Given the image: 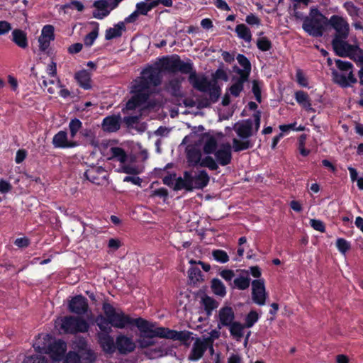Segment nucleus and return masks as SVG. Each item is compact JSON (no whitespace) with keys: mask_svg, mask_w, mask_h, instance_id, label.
<instances>
[{"mask_svg":"<svg viewBox=\"0 0 363 363\" xmlns=\"http://www.w3.org/2000/svg\"><path fill=\"white\" fill-rule=\"evenodd\" d=\"M102 309L112 327L123 329L130 325H135L142 333L143 337H157L172 340L187 341L192 335L191 332L186 330L177 331L164 327H157L156 323L147 321L142 318H131L121 308H116L107 302L103 303Z\"/></svg>","mask_w":363,"mask_h":363,"instance_id":"f257e3e1","label":"nucleus"},{"mask_svg":"<svg viewBox=\"0 0 363 363\" xmlns=\"http://www.w3.org/2000/svg\"><path fill=\"white\" fill-rule=\"evenodd\" d=\"M33 347L39 353L48 354L52 360L60 361L67 350V344L63 340H54L49 334H41L33 343Z\"/></svg>","mask_w":363,"mask_h":363,"instance_id":"f03ea898","label":"nucleus"},{"mask_svg":"<svg viewBox=\"0 0 363 363\" xmlns=\"http://www.w3.org/2000/svg\"><path fill=\"white\" fill-rule=\"evenodd\" d=\"M209 181L210 177L206 170L185 171L182 177L177 178L174 189H185L187 191L203 189L208 184Z\"/></svg>","mask_w":363,"mask_h":363,"instance_id":"7ed1b4c3","label":"nucleus"},{"mask_svg":"<svg viewBox=\"0 0 363 363\" xmlns=\"http://www.w3.org/2000/svg\"><path fill=\"white\" fill-rule=\"evenodd\" d=\"M140 74V77L133 82L132 85L137 89L136 91H143L150 96L152 87L161 84V69L158 66L152 65L144 69Z\"/></svg>","mask_w":363,"mask_h":363,"instance_id":"20e7f679","label":"nucleus"},{"mask_svg":"<svg viewBox=\"0 0 363 363\" xmlns=\"http://www.w3.org/2000/svg\"><path fill=\"white\" fill-rule=\"evenodd\" d=\"M327 18L316 7H311L309 15L303 22V29L313 37H321Z\"/></svg>","mask_w":363,"mask_h":363,"instance_id":"39448f33","label":"nucleus"},{"mask_svg":"<svg viewBox=\"0 0 363 363\" xmlns=\"http://www.w3.org/2000/svg\"><path fill=\"white\" fill-rule=\"evenodd\" d=\"M347 38H333L332 45L335 53L341 57H349L354 61L363 63V50L358 46L350 45Z\"/></svg>","mask_w":363,"mask_h":363,"instance_id":"423d86ee","label":"nucleus"},{"mask_svg":"<svg viewBox=\"0 0 363 363\" xmlns=\"http://www.w3.org/2000/svg\"><path fill=\"white\" fill-rule=\"evenodd\" d=\"M261 113L257 111L253 114V119L243 120L235 126L238 135L243 139L248 138L257 133L260 126Z\"/></svg>","mask_w":363,"mask_h":363,"instance_id":"0eeeda50","label":"nucleus"},{"mask_svg":"<svg viewBox=\"0 0 363 363\" xmlns=\"http://www.w3.org/2000/svg\"><path fill=\"white\" fill-rule=\"evenodd\" d=\"M58 320L60 323V329L65 333H86L89 328L87 322L80 318L65 316Z\"/></svg>","mask_w":363,"mask_h":363,"instance_id":"6e6552de","label":"nucleus"},{"mask_svg":"<svg viewBox=\"0 0 363 363\" xmlns=\"http://www.w3.org/2000/svg\"><path fill=\"white\" fill-rule=\"evenodd\" d=\"M130 89V92L133 95L127 101L125 108L122 109L124 114H128L129 111L135 110L138 107L145 106L150 98V96L143 91H136L137 89L133 85Z\"/></svg>","mask_w":363,"mask_h":363,"instance_id":"1a4fd4ad","label":"nucleus"},{"mask_svg":"<svg viewBox=\"0 0 363 363\" xmlns=\"http://www.w3.org/2000/svg\"><path fill=\"white\" fill-rule=\"evenodd\" d=\"M329 24L335 30L334 38H347L350 32V25L342 16L333 15L329 19Z\"/></svg>","mask_w":363,"mask_h":363,"instance_id":"9d476101","label":"nucleus"},{"mask_svg":"<svg viewBox=\"0 0 363 363\" xmlns=\"http://www.w3.org/2000/svg\"><path fill=\"white\" fill-rule=\"evenodd\" d=\"M52 145L55 148L68 149L79 145V143L70 138L65 130H60L52 138Z\"/></svg>","mask_w":363,"mask_h":363,"instance_id":"9b49d317","label":"nucleus"},{"mask_svg":"<svg viewBox=\"0 0 363 363\" xmlns=\"http://www.w3.org/2000/svg\"><path fill=\"white\" fill-rule=\"evenodd\" d=\"M267 294L265 289L264 279H255L252 282V298L254 303L264 306L266 303Z\"/></svg>","mask_w":363,"mask_h":363,"instance_id":"f8f14e48","label":"nucleus"},{"mask_svg":"<svg viewBox=\"0 0 363 363\" xmlns=\"http://www.w3.org/2000/svg\"><path fill=\"white\" fill-rule=\"evenodd\" d=\"M84 177L91 183L100 185L106 179V172L101 166H91L84 172Z\"/></svg>","mask_w":363,"mask_h":363,"instance_id":"ddd939ff","label":"nucleus"},{"mask_svg":"<svg viewBox=\"0 0 363 363\" xmlns=\"http://www.w3.org/2000/svg\"><path fill=\"white\" fill-rule=\"evenodd\" d=\"M217 163L221 166H226L232 161V147L229 143H223L214 152Z\"/></svg>","mask_w":363,"mask_h":363,"instance_id":"4468645a","label":"nucleus"},{"mask_svg":"<svg viewBox=\"0 0 363 363\" xmlns=\"http://www.w3.org/2000/svg\"><path fill=\"white\" fill-rule=\"evenodd\" d=\"M88 308L89 305L87 299L82 295L73 297L68 305L69 311L77 315L86 313Z\"/></svg>","mask_w":363,"mask_h":363,"instance_id":"2eb2a0df","label":"nucleus"},{"mask_svg":"<svg viewBox=\"0 0 363 363\" xmlns=\"http://www.w3.org/2000/svg\"><path fill=\"white\" fill-rule=\"evenodd\" d=\"M235 313L231 307L221 308L218 311V320L217 328L220 330L224 327L228 328L235 320Z\"/></svg>","mask_w":363,"mask_h":363,"instance_id":"dca6fc26","label":"nucleus"},{"mask_svg":"<svg viewBox=\"0 0 363 363\" xmlns=\"http://www.w3.org/2000/svg\"><path fill=\"white\" fill-rule=\"evenodd\" d=\"M209 345H212L210 338L204 340L197 338L193 345L189 359L194 361L199 359L202 357Z\"/></svg>","mask_w":363,"mask_h":363,"instance_id":"f3484780","label":"nucleus"},{"mask_svg":"<svg viewBox=\"0 0 363 363\" xmlns=\"http://www.w3.org/2000/svg\"><path fill=\"white\" fill-rule=\"evenodd\" d=\"M136 347L135 343L131 337L125 335H119L116 340V349L121 354H128L133 352Z\"/></svg>","mask_w":363,"mask_h":363,"instance_id":"a211bd4d","label":"nucleus"},{"mask_svg":"<svg viewBox=\"0 0 363 363\" xmlns=\"http://www.w3.org/2000/svg\"><path fill=\"white\" fill-rule=\"evenodd\" d=\"M96 337L100 347L105 353L111 354L115 352L116 343L110 333H98Z\"/></svg>","mask_w":363,"mask_h":363,"instance_id":"6ab92c4d","label":"nucleus"},{"mask_svg":"<svg viewBox=\"0 0 363 363\" xmlns=\"http://www.w3.org/2000/svg\"><path fill=\"white\" fill-rule=\"evenodd\" d=\"M93 6L95 8L93 11V17L99 20L108 16L112 10L108 0H96L94 2Z\"/></svg>","mask_w":363,"mask_h":363,"instance_id":"aec40b11","label":"nucleus"},{"mask_svg":"<svg viewBox=\"0 0 363 363\" xmlns=\"http://www.w3.org/2000/svg\"><path fill=\"white\" fill-rule=\"evenodd\" d=\"M184 80L183 77H177L170 79L165 86L166 91L174 97H184V94L182 90V83Z\"/></svg>","mask_w":363,"mask_h":363,"instance_id":"412c9836","label":"nucleus"},{"mask_svg":"<svg viewBox=\"0 0 363 363\" xmlns=\"http://www.w3.org/2000/svg\"><path fill=\"white\" fill-rule=\"evenodd\" d=\"M332 73L334 82L342 87L348 86L357 81L352 74V71H350V72H342L333 70Z\"/></svg>","mask_w":363,"mask_h":363,"instance_id":"4be33fe9","label":"nucleus"},{"mask_svg":"<svg viewBox=\"0 0 363 363\" xmlns=\"http://www.w3.org/2000/svg\"><path fill=\"white\" fill-rule=\"evenodd\" d=\"M237 60L242 69L235 67L234 70L237 75L240 76L244 79H248L251 71V64L249 60L242 54L237 56Z\"/></svg>","mask_w":363,"mask_h":363,"instance_id":"5701e85b","label":"nucleus"},{"mask_svg":"<svg viewBox=\"0 0 363 363\" xmlns=\"http://www.w3.org/2000/svg\"><path fill=\"white\" fill-rule=\"evenodd\" d=\"M189 81L194 89L201 92H206L207 90L206 89L210 85V82H211L208 81L206 77L199 76L196 72L191 73V74L189 76Z\"/></svg>","mask_w":363,"mask_h":363,"instance_id":"b1692460","label":"nucleus"},{"mask_svg":"<svg viewBox=\"0 0 363 363\" xmlns=\"http://www.w3.org/2000/svg\"><path fill=\"white\" fill-rule=\"evenodd\" d=\"M11 41L21 49H26L28 46L27 33L21 29L12 30Z\"/></svg>","mask_w":363,"mask_h":363,"instance_id":"393cba45","label":"nucleus"},{"mask_svg":"<svg viewBox=\"0 0 363 363\" xmlns=\"http://www.w3.org/2000/svg\"><path fill=\"white\" fill-rule=\"evenodd\" d=\"M206 89L207 90L205 93H208L209 94L210 101H206V103L203 104L204 106H208L211 103L216 102L218 100L221 93V89L216 81H211L210 82V85Z\"/></svg>","mask_w":363,"mask_h":363,"instance_id":"a878e982","label":"nucleus"},{"mask_svg":"<svg viewBox=\"0 0 363 363\" xmlns=\"http://www.w3.org/2000/svg\"><path fill=\"white\" fill-rule=\"evenodd\" d=\"M74 79L79 86L84 89L87 90L91 89V74L88 71L83 69L77 72L74 74Z\"/></svg>","mask_w":363,"mask_h":363,"instance_id":"bb28decb","label":"nucleus"},{"mask_svg":"<svg viewBox=\"0 0 363 363\" xmlns=\"http://www.w3.org/2000/svg\"><path fill=\"white\" fill-rule=\"evenodd\" d=\"M125 29V23L120 21L115 24L113 27L106 29L105 39L106 40H111L113 38H119L122 35L123 32H124Z\"/></svg>","mask_w":363,"mask_h":363,"instance_id":"cd10ccee","label":"nucleus"},{"mask_svg":"<svg viewBox=\"0 0 363 363\" xmlns=\"http://www.w3.org/2000/svg\"><path fill=\"white\" fill-rule=\"evenodd\" d=\"M248 79H244L240 76H233L232 81L233 84L229 88V93L234 97H238L240 94L243 91L244 83Z\"/></svg>","mask_w":363,"mask_h":363,"instance_id":"c85d7f7f","label":"nucleus"},{"mask_svg":"<svg viewBox=\"0 0 363 363\" xmlns=\"http://www.w3.org/2000/svg\"><path fill=\"white\" fill-rule=\"evenodd\" d=\"M102 128L104 130L109 133L117 131L120 128L119 118L115 116L106 117L103 120Z\"/></svg>","mask_w":363,"mask_h":363,"instance_id":"c756f323","label":"nucleus"},{"mask_svg":"<svg viewBox=\"0 0 363 363\" xmlns=\"http://www.w3.org/2000/svg\"><path fill=\"white\" fill-rule=\"evenodd\" d=\"M245 325L238 321H235L228 328L230 335L236 340L241 341L245 335Z\"/></svg>","mask_w":363,"mask_h":363,"instance_id":"7c9ffc66","label":"nucleus"},{"mask_svg":"<svg viewBox=\"0 0 363 363\" xmlns=\"http://www.w3.org/2000/svg\"><path fill=\"white\" fill-rule=\"evenodd\" d=\"M235 31L240 39L246 43H250L252 40V33L250 29L244 23L236 26Z\"/></svg>","mask_w":363,"mask_h":363,"instance_id":"2f4dec72","label":"nucleus"},{"mask_svg":"<svg viewBox=\"0 0 363 363\" xmlns=\"http://www.w3.org/2000/svg\"><path fill=\"white\" fill-rule=\"evenodd\" d=\"M187 161L189 166L195 167L196 165H200L201 158V152L200 150L193 147L189 148L187 150Z\"/></svg>","mask_w":363,"mask_h":363,"instance_id":"473e14b6","label":"nucleus"},{"mask_svg":"<svg viewBox=\"0 0 363 363\" xmlns=\"http://www.w3.org/2000/svg\"><path fill=\"white\" fill-rule=\"evenodd\" d=\"M295 99L296 102L306 110H313L311 107V99L308 94L303 91H297L295 92Z\"/></svg>","mask_w":363,"mask_h":363,"instance_id":"72a5a7b5","label":"nucleus"},{"mask_svg":"<svg viewBox=\"0 0 363 363\" xmlns=\"http://www.w3.org/2000/svg\"><path fill=\"white\" fill-rule=\"evenodd\" d=\"M250 278L247 272L245 275L241 274L236 277L233 281L234 287L239 290L247 289L250 286Z\"/></svg>","mask_w":363,"mask_h":363,"instance_id":"f704fd0d","label":"nucleus"},{"mask_svg":"<svg viewBox=\"0 0 363 363\" xmlns=\"http://www.w3.org/2000/svg\"><path fill=\"white\" fill-rule=\"evenodd\" d=\"M96 323L99 328L100 329L99 333H111L112 331L111 323L108 318L99 315L96 318Z\"/></svg>","mask_w":363,"mask_h":363,"instance_id":"c9c22d12","label":"nucleus"},{"mask_svg":"<svg viewBox=\"0 0 363 363\" xmlns=\"http://www.w3.org/2000/svg\"><path fill=\"white\" fill-rule=\"evenodd\" d=\"M91 25L94 26L92 31L88 33L84 39V45L87 47L91 46L99 35V24L97 22H91Z\"/></svg>","mask_w":363,"mask_h":363,"instance_id":"e433bc0d","label":"nucleus"},{"mask_svg":"<svg viewBox=\"0 0 363 363\" xmlns=\"http://www.w3.org/2000/svg\"><path fill=\"white\" fill-rule=\"evenodd\" d=\"M188 277L191 283L197 284L203 280V274L197 267H191L188 271Z\"/></svg>","mask_w":363,"mask_h":363,"instance_id":"4c0bfd02","label":"nucleus"},{"mask_svg":"<svg viewBox=\"0 0 363 363\" xmlns=\"http://www.w3.org/2000/svg\"><path fill=\"white\" fill-rule=\"evenodd\" d=\"M155 8L152 0H145L137 3L136 10L139 14L147 15L149 11Z\"/></svg>","mask_w":363,"mask_h":363,"instance_id":"58836bf2","label":"nucleus"},{"mask_svg":"<svg viewBox=\"0 0 363 363\" xmlns=\"http://www.w3.org/2000/svg\"><path fill=\"white\" fill-rule=\"evenodd\" d=\"M211 289L213 292L221 297L226 294V290L223 282L218 279H213L211 281Z\"/></svg>","mask_w":363,"mask_h":363,"instance_id":"ea45409f","label":"nucleus"},{"mask_svg":"<svg viewBox=\"0 0 363 363\" xmlns=\"http://www.w3.org/2000/svg\"><path fill=\"white\" fill-rule=\"evenodd\" d=\"M82 127V123L78 118H73L69 123L70 138H74L77 133Z\"/></svg>","mask_w":363,"mask_h":363,"instance_id":"a19ab883","label":"nucleus"},{"mask_svg":"<svg viewBox=\"0 0 363 363\" xmlns=\"http://www.w3.org/2000/svg\"><path fill=\"white\" fill-rule=\"evenodd\" d=\"M110 151L112 158H115L122 163L126 161L127 155L123 149L118 147H113L111 148Z\"/></svg>","mask_w":363,"mask_h":363,"instance_id":"79ce46f5","label":"nucleus"},{"mask_svg":"<svg viewBox=\"0 0 363 363\" xmlns=\"http://www.w3.org/2000/svg\"><path fill=\"white\" fill-rule=\"evenodd\" d=\"M212 256L216 262L221 264H225L229 261V256L223 250H213L212 251Z\"/></svg>","mask_w":363,"mask_h":363,"instance_id":"37998d69","label":"nucleus"},{"mask_svg":"<svg viewBox=\"0 0 363 363\" xmlns=\"http://www.w3.org/2000/svg\"><path fill=\"white\" fill-rule=\"evenodd\" d=\"M202 167H207L210 170H216L218 168V164L216 160H215L211 156H206L202 158L200 165Z\"/></svg>","mask_w":363,"mask_h":363,"instance_id":"c03bdc74","label":"nucleus"},{"mask_svg":"<svg viewBox=\"0 0 363 363\" xmlns=\"http://www.w3.org/2000/svg\"><path fill=\"white\" fill-rule=\"evenodd\" d=\"M252 146V145L249 140L240 141L236 138L233 140V149L235 152L247 150Z\"/></svg>","mask_w":363,"mask_h":363,"instance_id":"a18cd8bd","label":"nucleus"},{"mask_svg":"<svg viewBox=\"0 0 363 363\" xmlns=\"http://www.w3.org/2000/svg\"><path fill=\"white\" fill-rule=\"evenodd\" d=\"M217 150V141L215 138L210 137L203 145V151L206 154L214 153Z\"/></svg>","mask_w":363,"mask_h":363,"instance_id":"49530a36","label":"nucleus"},{"mask_svg":"<svg viewBox=\"0 0 363 363\" xmlns=\"http://www.w3.org/2000/svg\"><path fill=\"white\" fill-rule=\"evenodd\" d=\"M259 315L255 311H251L246 315L245 319V323L246 328H252L259 320Z\"/></svg>","mask_w":363,"mask_h":363,"instance_id":"de8ad7c7","label":"nucleus"},{"mask_svg":"<svg viewBox=\"0 0 363 363\" xmlns=\"http://www.w3.org/2000/svg\"><path fill=\"white\" fill-rule=\"evenodd\" d=\"M203 304L207 315H211L213 309L218 306L217 302L211 297L206 296L202 300Z\"/></svg>","mask_w":363,"mask_h":363,"instance_id":"09e8293b","label":"nucleus"},{"mask_svg":"<svg viewBox=\"0 0 363 363\" xmlns=\"http://www.w3.org/2000/svg\"><path fill=\"white\" fill-rule=\"evenodd\" d=\"M257 46L261 51L266 52L272 48V43L267 37L261 36L257 40Z\"/></svg>","mask_w":363,"mask_h":363,"instance_id":"8fccbe9b","label":"nucleus"},{"mask_svg":"<svg viewBox=\"0 0 363 363\" xmlns=\"http://www.w3.org/2000/svg\"><path fill=\"white\" fill-rule=\"evenodd\" d=\"M178 71L183 74H189L194 73L196 71L193 69V64L190 61L184 62L179 59Z\"/></svg>","mask_w":363,"mask_h":363,"instance_id":"3c124183","label":"nucleus"},{"mask_svg":"<svg viewBox=\"0 0 363 363\" xmlns=\"http://www.w3.org/2000/svg\"><path fill=\"white\" fill-rule=\"evenodd\" d=\"M336 247L340 253L345 255L350 250L351 244L347 240L340 238L336 240Z\"/></svg>","mask_w":363,"mask_h":363,"instance_id":"603ef678","label":"nucleus"},{"mask_svg":"<svg viewBox=\"0 0 363 363\" xmlns=\"http://www.w3.org/2000/svg\"><path fill=\"white\" fill-rule=\"evenodd\" d=\"M179 62V57L167 60L163 65L164 68L169 72L175 73L176 72H178Z\"/></svg>","mask_w":363,"mask_h":363,"instance_id":"864d4df0","label":"nucleus"},{"mask_svg":"<svg viewBox=\"0 0 363 363\" xmlns=\"http://www.w3.org/2000/svg\"><path fill=\"white\" fill-rule=\"evenodd\" d=\"M167 354V350L159 347L155 349H151L146 352V354L150 359H155L163 357Z\"/></svg>","mask_w":363,"mask_h":363,"instance_id":"5fc2aeb1","label":"nucleus"},{"mask_svg":"<svg viewBox=\"0 0 363 363\" xmlns=\"http://www.w3.org/2000/svg\"><path fill=\"white\" fill-rule=\"evenodd\" d=\"M82 358L84 363H94L96 359V354L91 348L81 352L80 358Z\"/></svg>","mask_w":363,"mask_h":363,"instance_id":"6e6d98bb","label":"nucleus"},{"mask_svg":"<svg viewBox=\"0 0 363 363\" xmlns=\"http://www.w3.org/2000/svg\"><path fill=\"white\" fill-rule=\"evenodd\" d=\"M343 6L352 18H354L359 16V9L357 8L352 2H345Z\"/></svg>","mask_w":363,"mask_h":363,"instance_id":"4d7b16f0","label":"nucleus"},{"mask_svg":"<svg viewBox=\"0 0 363 363\" xmlns=\"http://www.w3.org/2000/svg\"><path fill=\"white\" fill-rule=\"evenodd\" d=\"M55 28L54 26L50 24L43 26L40 35L48 38L49 40H55Z\"/></svg>","mask_w":363,"mask_h":363,"instance_id":"13d9d810","label":"nucleus"},{"mask_svg":"<svg viewBox=\"0 0 363 363\" xmlns=\"http://www.w3.org/2000/svg\"><path fill=\"white\" fill-rule=\"evenodd\" d=\"M335 64L339 69L338 72H350V71H352V65L351 62L347 61H343L341 60H337L335 61Z\"/></svg>","mask_w":363,"mask_h":363,"instance_id":"bf43d9fd","label":"nucleus"},{"mask_svg":"<svg viewBox=\"0 0 363 363\" xmlns=\"http://www.w3.org/2000/svg\"><path fill=\"white\" fill-rule=\"evenodd\" d=\"M307 138L306 134H302L298 138V150L300 154L304 157L308 156L310 153V150L305 148V143Z\"/></svg>","mask_w":363,"mask_h":363,"instance_id":"052dcab7","label":"nucleus"},{"mask_svg":"<svg viewBox=\"0 0 363 363\" xmlns=\"http://www.w3.org/2000/svg\"><path fill=\"white\" fill-rule=\"evenodd\" d=\"M155 337H149L142 336V333L140 332V338L138 340V343L139 345V347L140 348H147L151 345H153L155 344V342L152 340V338Z\"/></svg>","mask_w":363,"mask_h":363,"instance_id":"680f3d73","label":"nucleus"},{"mask_svg":"<svg viewBox=\"0 0 363 363\" xmlns=\"http://www.w3.org/2000/svg\"><path fill=\"white\" fill-rule=\"evenodd\" d=\"M23 363H48L47 359L41 355L27 357Z\"/></svg>","mask_w":363,"mask_h":363,"instance_id":"e2e57ef3","label":"nucleus"},{"mask_svg":"<svg viewBox=\"0 0 363 363\" xmlns=\"http://www.w3.org/2000/svg\"><path fill=\"white\" fill-rule=\"evenodd\" d=\"M64 363H80V356L75 352H69L65 356Z\"/></svg>","mask_w":363,"mask_h":363,"instance_id":"0e129e2a","label":"nucleus"},{"mask_svg":"<svg viewBox=\"0 0 363 363\" xmlns=\"http://www.w3.org/2000/svg\"><path fill=\"white\" fill-rule=\"evenodd\" d=\"M296 81L300 86H303V87L308 86V79L301 69H298L296 70Z\"/></svg>","mask_w":363,"mask_h":363,"instance_id":"69168bd1","label":"nucleus"},{"mask_svg":"<svg viewBox=\"0 0 363 363\" xmlns=\"http://www.w3.org/2000/svg\"><path fill=\"white\" fill-rule=\"evenodd\" d=\"M310 224L311 227L319 232L324 233L325 231V227L324 223L318 219H311Z\"/></svg>","mask_w":363,"mask_h":363,"instance_id":"338daca9","label":"nucleus"},{"mask_svg":"<svg viewBox=\"0 0 363 363\" xmlns=\"http://www.w3.org/2000/svg\"><path fill=\"white\" fill-rule=\"evenodd\" d=\"M53 41L52 40H49L44 36L40 35L38 38L39 43V49L42 52H45L50 47V42Z\"/></svg>","mask_w":363,"mask_h":363,"instance_id":"774afa93","label":"nucleus"}]
</instances>
